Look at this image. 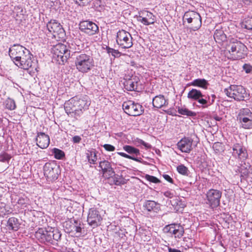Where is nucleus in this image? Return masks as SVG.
I'll list each match as a JSON object with an SVG mask.
<instances>
[{
  "instance_id": "obj_37",
  "label": "nucleus",
  "mask_w": 252,
  "mask_h": 252,
  "mask_svg": "<svg viewBox=\"0 0 252 252\" xmlns=\"http://www.w3.org/2000/svg\"><path fill=\"white\" fill-rule=\"evenodd\" d=\"M5 107L10 110H13L15 109L16 105L14 100L8 98L5 101Z\"/></svg>"
},
{
  "instance_id": "obj_12",
  "label": "nucleus",
  "mask_w": 252,
  "mask_h": 252,
  "mask_svg": "<svg viewBox=\"0 0 252 252\" xmlns=\"http://www.w3.org/2000/svg\"><path fill=\"white\" fill-rule=\"evenodd\" d=\"M221 196V191L217 189H210L206 193V203L209 204L212 208H216L220 204Z\"/></svg>"
},
{
  "instance_id": "obj_62",
  "label": "nucleus",
  "mask_w": 252,
  "mask_h": 252,
  "mask_svg": "<svg viewBox=\"0 0 252 252\" xmlns=\"http://www.w3.org/2000/svg\"><path fill=\"white\" fill-rule=\"evenodd\" d=\"M243 173L245 175L248 174V171L247 170H245V172H243Z\"/></svg>"
},
{
  "instance_id": "obj_16",
  "label": "nucleus",
  "mask_w": 252,
  "mask_h": 252,
  "mask_svg": "<svg viewBox=\"0 0 252 252\" xmlns=\"http://www.w3.org/2000/svg\"><path fill=\"white\" fill-rule=\"evenodd\" d=\"M232 155L241 160H244L248 158V153L246 148L241 144L236 143L232 147Z\"/></svg>"
},
{
  "instance_id": "obj_59",
  "label": "nucleus",
  "mask_w": 252,
  "mask_h": 252,
  "mask_svg": "<svg viewBox=\"0 0 252 252\" xmlns=\"http://www.w3.org/2000/svg\"><path fill=\"white\" fill-rule=\"evenodd\" d=\"M243 2L245 3H248L252 1V0H242Z\"/></svg>"
},
{
  "instance_id": "obj_9",
  "label": "nucleus",
  "mask_w": 252,
  "mask_h": 252,
  "mask_svg": "<svg viewBox=\"0 0 252 252\" xmlns=\"http://www.w3.org/2000/svg\"><path fill=\"white\" fill-rule=\"evenodd\" d=\"M122 106L125 113L129 116H140L144 112L143 107L141 105L131 100L124 102Z\"/></svg>"
},
{
  "instance_id": "obj_49",
  "label": "nucleus",
  "mask_w": 252,
  "mask_h": 252,
  "mask_svg": "<svg viewBox=\"0 0 252 252\" xmlns=\"http://www.w3.org/2000/svg\"><path fill=\"white\" fill-rule=\"evenodd\" d=\"M112 51V56L114 57V58H119L121 55V53L118 50L114 49Z\"/></svg>"
},
{
  "instance_id": "obj_20",
  "label": "nucleus",
  "mask_w": 252,
  "mask_h": 252,
  "mask_svg": "<svg viewBox=\"0 0 252 252\" xmlns=\"http://www.w3.org/2000/svg\"><path fill=\"white\" fill-rule=\"evenodd\" d=\"M99 167L102 170L104 175L108 178L112 177L114 175V171L111 167L110 163L107 160H103L99 162Z\"/></svg>"
},
{
  "instance_id": "obj_36",
  "label": "nucleus",
  "mask_w": 252,
  "mask_h": 252,
  "mask_svg": "<svg viewBox=\"0 0 252 252\" xmlns=\"http://www.w3.org/2000/svg\"><path fill=\"white\" fill-rule=\"evenodd\" d=\"M178 112L181 115L188 116H194L195 115V113L194 112L189 111L187 108L179 107Z\"/></svg>"
},
{
  "instance_id": "obj_14",
  "label": "nucleus",
  "mask_w": 252,
  "mask_h": 252,
  "mask_svg": "<svg viewBox=\"0 0 252 252\" xmlns=\"http://www.w3.org/2000/svg\"><path fill=\"white\" fill-rule=\"evenodd\" d=\"M80 30L90 35L94 34L98 31V26L94 22L90 21H83L79 24Z\"/></svg>"
},
{
  "instance_id": "obj_6",
  "label": "nucleus",
  "mask_w": 252,
  "mask_h": 252,
  "mask_svg": "<svg viewBox=\"0 0 252 252\" xmlns=\"http://www.w3.org/2000/svg\"><path fill=\"white\" fill-rule=\"evenodd\" d=\"M240 126L244 129L252 128V112L249 108L241 109L237 116Z\"/></svg>"
},
{
  "instance_id": "obj_58",
  "label": "nucleus",
  "mask_w": 252,
  "mask_h": 252,
  "mask_svg": "<svg viewBox=\"0 0 252 252\" xmlns=\"http://www.w3.org/2000/svg\"><path fill=\"white\" fill-rule=\"evenodd\" d=\"M130 159H132L134 161H140V160L136 158H134L132 156H131V158H130Z\"/></svg>"
},
{
  "instance_id": "obj_30",
  "label": "nucleus",
  "mask_w": 252,
  "mask_h": 252,
  "mask_svg": "<svg viewBox=\"0 0 252 252\" xmlns=\"http://www.w3.org/2000/svg\"><path fill=\"white\" fill-rule=\"evenodd\" d=\"M170 202L171 204L177 210H179L180 208H183L185 207V204L181 201L180 198L178 196H174L170 200Z\"/></svg>"
},
{
  "instance_id": "obj_18",
  "label": "nucleus",
  "mask_w": 252,
  "mask_h": 252,
  "mask_svg": "<svg viewBox=\"0 0 252 252\" xmlns=\"http://www.w3.org/2000/svg\"><path fill=\"white\" fill-rule=\"evenodd\" d=\"M37 145L41 149L46 148L49 145V136L44 132H39L36 139Z\"/></svg>"
},
{
  "instance_id": "obj_21",
  "label": "nucleus",
  "mask_w": 252,
  "mask_h": 252,
  "mask_svg": "<svg viewBox=\"0 0 252 252\" xmlns=\"http://www.w3.org/2000/svg\"><path fill=\"white\" fill-rule=\"evenodd\" d=\"M64 107L65 112L67 114V115H70L71 116L74 117L76 119H77L78 116H76L77 109L76 108L73 97L64 103Z\"/></svg>"
},
{
  "instance_id": "obj_7",
  "label": "nucleus",
  "mask_w": 252,
  "mask_h": 252,
  "mask_svg": "<svg viewBox=\"0 0 252 252\" xmlns=\"http://www.w3.org/2000/svg\"><path fill=\"white\" fill-rule=\"evenodd\" d=\"M116 42L123 49L130 48L133 45L132 36L125 30H120L117 33Z\"/></svg>"
},
{
  "instance_id": "obj_19",
  "label": "nucleus",
  "mask_w": 252,
  "mask_h": 252,
  "mask_svg": "<svg viewBox=\"0 0 252 252\" xmlns=\"http://www.w3.org/2000/svg\"><path fill=\"white\" fill-rule=\"evenodd\" d=\"M47 28L49 32L52 33L54 36H56V33L59 34L63 32V29L60 23L55 20H51L47 24Z\"/></svg>"
},
{
  "instance_id": "obj_44",
  "label": "nucleus",
  "mask_w": 252,
  "mask_h": 252,
  "mask_svg": "<svg viewBox=\"0 0 252 252\" xmlns=\"http://www.w3.org/2000/svg\"><path fill=\"white\" fill-rule=\"evenodd\" d=\"M74 231H75L76 233H81L82 228L80 226V224L78 225V222L76 220H74V227H73Z\"/></svg>"
},
{
  "instance_id": "obj_17",
  "label": "nucleus",
  "mask_w": 252,
  "mask_h": 252,
  "mask_svg": "<svg viewBox=\"0 0 252 252\" xmlns=\"http://www.w3.org/2000/svg\"><path fill=\"white\" fill-rule=\"evenodd\" d=\"M193 140L189 137H184L177 143L178 149L183 153H189L192 150Z\"/></svg>"
},
{
  "instance_id": "obj_23",
  "label": "nucleus",
  "mask_w": 252,
  "mask_h": 252,
  "mask_svg": "<svg viewBox=\"0 0 252 252\" xmlns=\"http://www.w3.org/2000/svg\"><path fill=\"white\" fill-rule=\"evenodd\" d=\"M168 104V99H165L163 95L159 94L153 98V105L154 107L160 108L167 106Z\"/></svg>"
},
{
  "instance_id": "obj_27",
  "label": "nucleus",
  "mask_w": 252,
  "mask_h": 252,
  "mask_svg": "<svg viewBox=\"0 0 252 252\" xmlns=\"http://www.w3.org/2000/svg\"><path fill=\"white\" fill-rule=\"evenodd\" d=\"M205 95L202 94L199 90L195 89H191L188 94V97L191 100H197L199 97H204Z\"/></svg>"
},
{
  "instance_id": "obj_8",
  "label": "nucleus",
  "mask_w": 252,
  "mask_h": 252,
  "mask_svg": "<svg viewBox=\"0 0 252 252\" xmlns=\"http://www.w3.org/2000/svg\"><path fill=\"white\" fill-rule=\"evenodd\" d=\"M224 93L228 97L237 101L244 100L246 95V90L242 86L231 85L224 89Z\"/></svg>"
},
{
  "instance_id": "obj_5",
  "label": "nucleus",
  "mask_w": 252,
  "mask_h": 252,
  "mask_svg": "<svg viewBox=\"0 0 252 252\" xmlns=\"http://www.w3.org/2000/svg\"><path fill=\"white\" fill-rule=\"evenodd\" d=\"M72 49L71 47L69 49L65 45L59 43L54 46L52 48L53 57L59 62V63L64 64L69 58L71 52H73Z\"/></svg>"
},
{
  "instance_id": "obj_25",
  "label": "nucleus",
  "mask_w": 252,
  "mask_h": 252,
  "mask_svg": "<svg viewBox=\"0 0 252 252\" xmlns=\"http://www.w3.org/2000/svg\"><path fill=\"white\" fill-rule=\"evenodd\" d=\"M138 82L134 79H129L124 82L125 88L128 91H135L137 88Z\"/></svg>"
},
{
  "instance_id": "obj_24",
  "label": "nucleus",
  "mask_w": 252,
  "mask_h": 252,
  "mask_svg": "<svg viewBox=\"0 0 252 252\" xmlns=\"http://www.w3.org/2000/svg\"><path fill=\"white\" fill-rule=\"evenodd\" d=\"M214 38L217 42L221 43L226 40V35L221 29H218L215 31Z\"/></svg>"
},
{
  "instance_id": "obj_38",
  "label": "nucleus",
  "mask_w": 252,
  "mask_h": 252,
  "mask_svg": "<svg viewBox=\"0 0 252 252\" xmlns=\"http://www.w3.org/2000/svg\"><path fill=\"white\" fill-rule=\"evenodd\" d=\"M113 176H114L113 179V182L115 185L117 186H120L121 185L125 184V182L121 177H120L118 175H116L115 173Z\"/></svg>"
},
{
  "instance_id": "obj_32",
  "label": "nucleus",
  "mask_w": 252,
  "mask_h": 252,
  "mask_svg": "<svg viewBox=\"0 0 252 252\" xmlns=\"http://www.w3.org/2000/svg\"><path fill=\"white\" fill-rule=\"evenodd\" d=\"M124 150L129 154H135L136 156L140 155L139 150L133 147L126 145L123 147Z\"/></svg>"
},
{
  "instance_id": "obj_4",
  "label": "nucleus",
  "mask_w": 252,
  "mask_h": 252,
  "mask_svg": "<svg viewBox=\"0 0 252 252\" xmlns=\"http://www.w3.org/2000/svg\"><path fill=\"white\" fill-rule=\"evenodd\" d=\"M75 64L77 69L82 73L90 70L94 66V60L89 55L78 53L76 55Z\"/></svg>"
},
{
  "instance_id": "obj_57",
  "label": "nucleus",
  "mask_w": 252,
  "mask_h": 252,
  "mask_svg": "<svg viewBox=\"0 0 252 252\" xmlns=\"http://www.w3.org/2000/svg\"><path fill=\"white\" fill-rule=\"evenodd\" d=\"M187 20L189 23L193 22V18H192L191 17H189V18L187 19Z\"/></svg>"
},
{
  "instance_id": "obj_54",
  "label": "nucleus",
  "mask_w": 252,
  "mask_h": 252,
  "mask_svg": "<svg viewBox=\"0 0 252 252\" xmlns=\"http://www.w3.org/2000/svg\"><path fill=\"white\" fill-rule=\"evenodd\" d=\"M118 154L120 155L121 156L130 159L131 158V156L126 154V153L123 152H118Z\"/></svg>"
},
{
  "instance_id": "obj_15",
  "label": "nucleus",
  "mask_w": 252,
  "mask_h": 252,
  "mask_svg": "<svg viewBox=\"0 0 252 252\" xmlns=\"http://www.w3.org/2000/svg\"><path fill=\"white\" fill-rule=\"evenodd\" d=\"M102 218L99 212L95 208L89 210L88 215L87 221L89 224L94 227L100 224Z\"/></svg>"
},
{
  "instance_id": "obj_1",
  "label": "nucleus",
  "mask_w": 252,
  "mask_h": 252,
  "mask_svg": "<svg viewBox=\"0 0 252 252\" xmlns=\"http://www.w3.org/2000/svg\"><path fill=\"white\" fill-rule=\"evenodd\" d=\"M9 55L15 64L25 70L31 68L30 71L36 70V62L32 60L30 51L19 44H14L9 49Z\"/></svg>"
},
{
  "instance_id": "obj_47",
  "label": "nucleus",
  "mask_w": 252,
  "mask_h": 252,
  "mask_svg": "<svg viewBox=\"0 0 252 252\" xmlns=\"http://www.w3.org/2000/svg\"><path fill=\"white\" fill-rule=\"evenodd\" d=\"M213 148L215 151H218V152L222 150L221 145L219 142L215 143L213 146Z\"/></svg>"
},
{
  "instance_id": "obj_63",
  "label": "nucleus",
  "mask_w": 252,
  "mask_h": 252,
  "mask_svg": "<svg viewBox=\"0 0 252 252\" xmlns=\"http://www.w3.org/2000/svg\"><path fill=\"white\" fill-rule=\"evenodd\" d=\"M143 14H146L147 16H148V12L145 11V13H143Z\"/></svg>"
},
{
  "instance_id": "obj_60",
  "label": "nucleus",
  "mask_w": 252,
  "mask_h": 252,
  "mask_svg": "<svg viewBox=\"0 0 252 252\" xmlns=\"http://www.w3.org/2000/svg\"><path fill=\"white\" fill-rule=\"evenodd\" d=\"M22 201H23V200H22V199H20L18 200V203H19V204H23V202H22Z\"/></svg>"
},
{
  "instance_id": "obj_55",
  "label": "nucleus",
  "mask_w": 252,
  "mask_h": 252,
  "mask_svg": "<svg viewBox=\"0 0 252 252\" xmlns=\"http://www.w3.org/2000/svg\"><path fill=\"white\" fill-rule=\"evenodd\" d=\"M106 50L107 53H108L109 55H112V51H113L114 49L110 48L109 47H107L106 48Z\"/></svg>"
},
{
  "instance_id": "obj_43",
  "label": "nucleus",
  "mask_w": 252,
  "mask_h": 252,
  "mask_svg": "<svg viewBox=\"0 0 252 252\" xmlns=\"http://www.w3.org/2000/svg\"><path fill=\"white\" fill-rule=\"evenodd\" d=\"M243 69L246 73H252V65L249 63H245L243 66Z\"/></svg>"
},
{
  "instance_id": "obj_51",
  "label": "nucleus",
  "mask_w": 252,
  "mask_h": 252,
  "mask_svg": "<svg viewBox=\"0 0 252 252\" xmlns=\"http://www.w3.org/2000/svg\"><path fill=\"white\" fill-rule=\"evenodd\" d=\"M164 195L166 197L170 198L171 199L173 198L174 197L173 193L171 192L170 191H166L164 192Z\"/></svg>"
},
{
  "instance_id": "obj_64",
  "label": "nucleus",
  "mask_w": 252,
  "mask_h": 252,
  "mask_svg": "<svg viewBox=\"0 0 252 252\" xmlns=\"http://www.w3.org/2000/svg\"><path fill=\"white\" fill-rule=\"evenodd\" d=\"M187 13H188V12H186V13H185V15L186 14H187Z\"/></svg>"
},
{
  "instance_id": "obj_35",
  "label": "nucleus",
  "mask_w": 252,
  "mask_h": 252,
  "mask_svg": "<svg viewBox=\"0 0 252 252\" xmlns=\"http://www.w3.org/2000/svg\"><path fill=\"white\" fill-rule=\"evenodd\" d=\"M242 27L248 30H252V17H247L243 22Z\"/></svg>"
},
{
  "instance_id": "obj_13",
  "label": "nucleus",
  "mask_w": 252,
  "mask_h": 252,
  "mask_svg": "<svg viewBox=\"0 0 252 252\" xmlns=\"http://www.w3.org/2000/svg\"><path fill=\"white\" fill-rule=\"evenodd\" d=\"M165 232L173 235L175 238H181L185 233L184 227L180 224L173 223L166 225L164 228Z\"/></svg>"
},
{
  "instance_id": "obj_2",
  "label": "nucleus",
  "mask_w": 252,
  "mask_h": 252,
  "mask_svg": "<svg viewBox=\"0 0 252 252\" xmlns=\"http://www.w3.org/2000/svg\"><path fill=\"white\" fill-rule=\"evenodd\" d=\"M226 50L229 54L228 58L236 60L245 58L247 55V48L241 41L231 38L226 46Z\"/></svg>"
},
{
  "instance_id": "obj_31",
  "label": "nucleus",
  "mask_w": 252,
  "mask_h": 252,
  "mask_svg": "<svg viewBox=\"0 0 252 252\" xmlns=\"http://www.w3.org/2000/svg\"><path fill=\"white\" fill-rule=\"evenodd\" d=\"M139 19V21H141L145 25H149L150 24H154L156 20L152 17H138Z\"/></svg>"
},
{
  "instance_id": "obj_22",
  "label": "nucleus",
  "mask_w": 252,
  "mask_h": 252,
  "mask_svg": "<svg viewBox=\"0 0 252 252\" xmlns=\"http://www.w3.org/2000/svg\"><path fill=\"white\" fill-rule=\"evenodd\" d=\"M143 208L149 212L158 213L160 210L159 204L152 200L146 201L143 204Z\"/></svg>"
},
{
  "instance_id": "obj_29",
  "label": "nucleus",
  "mask_w": 252,
  "mask_h": 252,
  "mask_svg": "<svg viewBox=\"0 0 252 252\" xmlns=\"http://www.w3.org/2000/svg\"><path fill=\"white\" fill-rule=\"evenodd\" d=\"M86 155L89 162L91 164H95L97 160L96 150L95 149L88 150Z\"/></svg>"
},
{
  "instance_id": "obj_48",
  "label": "nucleus",
  "mask_w": 252,
  "mask_h": 252,
  "mask_svg": "<svg viewBox=\"0 0 252 252\" xmlns=\"http://www.w3.org/2000/svg\"><path fill=\"white\" fill-rule=\"evenodd\" d=\"M74 1L79 5H81V3H79L78 0H73ZM79 1L81 2L83 5H86L90 3L92 0H78Z\"/></svg>"
},
{
  "instance_id": "obj_56",
  "label": "nucleus",
  "mask_w": 252,
  "mask_h": 252,
  "mask_svg": "<svg viewBox=\"0 0 252 252\" xmlns=\"http://www.w3.org/2000/svg\"><path fill=\"white\" fill-rule=\"evenodd\" d=\"M123 14L124 15H130L131 13H130V11L128 9L127 10H125L123 11Z\"/></svg>"
},
{
  "instance_id": "obj_53",
  "label": "nucleus",
  "mask_w": 252,
  "mask_h": 252,
  "mask_svg": "<svg viewBox=\"0 0 252 252\" xmlns=\"http://www.w3.org/2000/svg\"><path fill=\"white\" fill-rule=\"evenodd\" d=\"M139 143L140 144L143 145V146H144L147 149L150 148L151 147V146L150 144H149V143L145 142L142 140H140L139 141Z\"/></svg>"
},
{
  "instance_id": "obj_61",
  "label": "nucleus",
  "mask_w": 252,
  "mask_h": 252,
  "mask_svg": "<svg viewBox=\"0 0 252 252\" xmlns=\"http://www.w3.org/2000/svg\"><path fill=\"white\" fill-rule=\"evenodd\" d=\"M212 97H213V99L212 100V102L211 103V104H212L214 102V99L215 98V95H212Z\"/></svg>"
},
{
  "instance_id": "obj_40",
  "label": "nucleus",
  "mask_w": 252,
  "mask_h": 252,
  "mask_svg": "<svg viewBox=\"0 0 252 252\" xmlns=\"http://www.w3.org/2000/svg\"><path fill=\"white\" fill-rule=\"evenodd\" d=\"M193 28L197 30L201 25V17H194Z\"/></svg>"
},
{
  "instance_id": "obj_3",
  "label": "nucleus",
  "mask_w": 252,
  "mask_h": 252,
  "mask_svg": "<svg viewBox=\"0 0 252 252\" xmlns=\"http://www.w3.org/2000/svg\"><path fill=\"white\" fill-rule=\"evenodd\" d=\"M35 236L42 243L53 244L60 239L61 234L57 229L49 228L48 230L39 229Z\"/></svg>"
},
{
  "instance_id": "obj_39",
  "label": "nucleus",
  "mask_w": 252,
  "mask_h": 252,
  "mask_svg": "<svg viewBox=\"0 0 252 252\" xmlns=\"http://www.w3.org/2000/svg\"><path fill=\"white\" fill-rule=\"evenodd\" d=\"M177 170L180 174L183 175H188L189 172L188 168L182 164L178 166L177 167Z\"/></svg>"
},
{
  "instance_id": "obj_10",
  "label": "nucleus",
  "mask_w": 252,
  "mask_h": 252,
  "mask_svg": "<svg viewBox=\"0 0 252 252\" xmlns=\"http://www.w3.org/2000/svg\"><path fill=\"white\" fill-rule=\"evenodd\" d=\"M44 175L49 182L57 180L59 176V167L54 163L47 162L43 167Z\"/></svg>"
},
{
  "instance_id": "obj_50",
  "label": "nucleus",
  "mask_w": 252,
  "mask_h": 252,
  "mask_svg": "<svg viewBox=\"0 0 252 252\" xmlns=\"http://www.w3.org/2000/svg\"><path fill=\"white\" fill-rule=\"evenodd\" d=\"M81 138L80 136H78V135H76V136H74V137H73L72 138V141L74 143H80V142L81 141Z\"/></svg>"
},
{
  "instance_id": "obj_41",
  "label": "nucleus",
  "mask_w": 252,
  "mask_h": 252,
  "mask_svg": "<svg viewBox=\"0 0 252 252\" xmlns=\"http://www.w3.org/2000/svg\"><path fill=\"white\" fill-rule=\"evenodd\" d=\"M10 158V156L6 153H3L0 155V161L8 162Z\"/></svg>"
},
{
  "instance_id": "obj_26",
  "label": "nucleus",
  "mask_w": 252,
  "mask_h": 252,
  "mask_svg": "<svg viewBox=\"0 0 252 252\" xmlns=\"http://www.w3.org/2000/svg\"><path fill=\"white\" fill-rule=\"evenodd\" d=\"M190 85L206 89L209 86V83L205 79H196L191 82Z\"/></svg>"
},
{
  "instance_id": "obj_42",
  "label": "nucleus",
  "mask_w": 252,
  "mask_h": 252,
  "mask_svg": "<svg viewBox=\"0 0 252 252\" xmlns=\"http://www.w3.org/2000/svg\"><path fill=\"white\" fill-rule=\"evenodd\" d=\"M145 178L146 180L152 183H158L160 182V181L157 178L151 175H146L145 176Z\"/></svg>"
},
{
  "instance_id": "obj_46",
  "label": "nucleus",
  "mask_w": 252,
  "mask_h": 252,
  "mask_svg": "<svg viewBox=\"0 0 252 252\" xmlns=\"http://www.w3.org/2000/svg\"><path fill=\"white\" fill-rule=\"evenodd\" d=\"M103 147L107 151L109 152H113L115 150V148L113 145H111L110 144H104Z\"/></svg>"
},
{
  "instance_id": "obj_52",
  "label": "nucleus",
  "mask_w": 252,
  "mask_h": 252,
  "mask_svg": "<svg viewBox=\"0 0 252 252\" xmlns=\"http://www.w3.org/2000/svg\"><path fill=\"white\" fill-rule=\"evenodd\" d=\"M163 177L167 181L169 182V183H173V179L168 175L164 174L163 175Z\"/></svg>"
},
{
  "instance_id": "obj_45",
  "label": "nucleus",
  "mask_w": 252,
  "mask_h": 252,
  "mask_svg": "<svg viewBox=\"0 0 252 252\" xmlns=\"http://www.w3.org/2000/svg\"><path fill=\"white\" fill-rule=\"evenodd\" d=\"M204 97H199V98L197 101L201 104L202 105L203 107H206L208 101Z\"/></svg>"
},
{
  "instance_id": "obj_28",
  "label": "nucleus",
  "mask_w": 252,
  "mask_h": 252,
  "mask_svg": "<svg viewBox=\"0 0 252 252\" xmlns=\"http://www.w3.org/2000/svg\"><path fill=\"white\" fill-rule=\"evenodd\" d=\"M19 225L18 220L14 217L10 218L7 221V226L9 229L17 231Z\"/></svg>"
},
{
  "instance_id": "obj_33",
  "label": "nucleus",
  "mask_w": 252,
  "mask_h": 252,
  "mask_svg": "<svg viewBox=\"0 0 252 252\" xmlns=\"http://www.w3.org/2000/svg\"><path fill=\"white\" fill-rule=\"evenodd\" d=\"M63 227L66 232L70 233L74 232L73 227H74V222L72 223L71 221H66L63 223Z\"/></svg>"
},
{
  "instance_id": "obj_11",
  "label": "nucleus",
  "mask_w": 252,
  "mask_h": 252,
  "mask_svg": "<svg viewBox=\"0 0 252 252\" xmlns=\"http://www.w3.org/2000/svg\"><path fill=\"white\" fill-rule=\"evenodd\" d=\"M73 98L77 109L76 116L80 117L83 114V111L88 109L89 106L90 105V101L88 96L86 95L81 97L75 96Z\"/></svg>"
},
{
  "instance_id": "obj_34",
  "label": "nucleus",
  "mask_w": 252,
  "mask_h": 252,
  "mask_svg": "<svg viewBox=\"0 0 252 252\" xmlns=\"http://www.w3.org/2000/svg\"><path fill=\"white\" fill-rule=\"evenodd\" d=\"M52 153L54 154L55 158L58 159H62L65 157L64 152L57 148H54L52 150Z\"/></svg>"
}]
</instances>
